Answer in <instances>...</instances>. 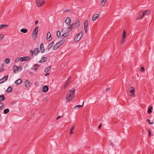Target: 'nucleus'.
Returning <instances> with one entry per match:
<instances>
[{
    "instance_id": "25",
    "label": "nucleus",
    "mask_w": 154,
    "mask_h": 154,
    "mask_svg": "<svg viewBox=\"0 0 154 154\" xmlns=\"http://www.w3.org/2000/svg\"><path fill=\"white\" fill-rule=\"evenodd\" d=\"M20 31L23 33H26L27 32L28 30L26 29H20Z\"/></svg>"
},
{
    "instance_id": "55",
    "label": "nucleus",
    "mask_w": 154,
    "mask_h": 154,
    "mask_svg": "<svg viewBox=\"0 0 154 154\" xmlns=\"http://www.w3.org/2000/svg\"><path fill=\"white\" fill-rule=\"evenodd\" d=\"M73 133V132L72 131V130L70 129V131L69 134H72Z\"/></svg>"
},
{
    "instance_id": "62",
    "label": "nucleus",
    "mask_w": 154,
    "mask_h": 154,
    "mask_svg": "<svg viewBox=\"0 0 154 154\" xmlns=\"http://www.w3.org/2000/svg\"><path fill=\"white\" fill-rule=\"evenodd\" d=\"M111 145L112 146V145H113V143H111Z\"/></svg>"
},
{
    "instance_id": "22",
    "label": "nucleus",
    "mask_w": 154,
    "mask_h": 154,
    "mask_svg": "<svg viewBox=\"0 0 154 154\" xmlns=\"http://www.w3.org/2000/svg\"><path fill=\"white\" fill-rule=\"evenodd\" d=\"M22 82V81L21 79H18L15 82V83L17 84H19L21 83Z\"/></svg>"
},
{
    "instance_id": "5",
    "label": "nucleus",
    "mask_w": 154,
    "mask_h": 154,
    "mask_svg": "<svg viewBox=\"0 0 154 154\" xmlns=\"http://www.w3.org/2000/svg\"><path fill=\"white\" fill-rule=\"evenodd\" d=\"M38 26H36L33 30L32 32V38H35L38 31Z\"/></svg>"
},
{
    "instance_id": "39",
    "label": "nucleus",
    "mask_w": 154,
    "mask_h": 154,
    "mask_svg": "<svg viewBox=\"0 0 154 154\" xmlns=\"http://www.w3.org/2000/svg\"><path fill=\"white\" fill-rule=\"evenodd\" d=\"M57 37H59L60 35V32L59 31H57Z\"/></svg>"
},
{
    "instance_id": "47",
    "label": "nucleus",
    "mask_w": 154,
    "mask_h": 154,
    "mask_svg": "<svg viewBox=\"0 0 154 154\" xmlns=\"http://www.w3.org/2000/svg\"><path fill=\"white\" fill-rule=\"evenodd\" d=\"M30 52L32 54V56L34 54V52L33 51H32V50H30Z\"/></svg>"
},
{
    "instance_id": "16",
    "label": "nucleus",
    "mask_w": 154,
    "mask_h": 154,
    "mask_svg": "<svg viewBox=\"0 0 154 154\" xmlns=\"http://www.w3.org/2000/svg\"><path fill=\"white\" fill-rule=\"evenodd\" d=\"M48 87L47 86L45 85L43 87L42 91L44 92H46L48 91Z\"/></svg>"
},
{
    "instance_id": "18",
    "label": "nucleus",
    "mask_w": 154,
    "mask_h": 154,
    "mask_svg": "<svg viewBox=\"0 0 154 154\" xmlns=\"http://www.w3.org/2000/svg\"><path fill=\"white\" fill-rule=\"evenodd\" d=\"M60 45L59 44H58V43H57L55 45L53 49L54 50H55L58 48L60 47Z\"/></svg>"
},
{
    "instance_id": "9",
    "label": "nucleus",
    "mask_w": 154,
    "mask_h": 154,
    "mask_svg": "<svg viewBox=\"0 0 154 154\" xmlns=\"http://www.w3.org/2000/svg\"><path fill=\"white\" fill-rule=\"evenodd\" d=\"M88 20H85L84 22V28L85 32L86 33L87 31L88 26Z\"/></svg>"
},
{
    "instance_id": "8",
    "label": "nucleus",
    "mask_w": 154,
    "mask_h": 154,
    "mask_svg": "<svg viewBox=\"0 0 154 154\" xmlns=\"http://www.w3.org/2000/svg\"><path fill=\"white\" fill-rule=\"evenodd\" d=\"M126 32L125 30H123V33L122 37V39L121 41V44H122L124 43L126 38Z\"/></svg>"
},
{
    "instance_id": "31",
    "label": "nucleus",
    "mask_w": 154,
    "mask_h": 154,
    "mask_svg": "<svg viewBox=\"0 0 154 154\" xmlns=\"http://www.w3.org/2000/svg\"><path fill=\"white\" fill-rule=\"evenodd\" d=\"M51 67H48L46 68L45 69V71L46 72H48L51 69Z\"/></svg>"
},
{
    "instance_id": "14",
    "label": "nucleus",
    "mask_w": 154,
    "mask_h": 154,
    "mask_svg": "<svg viewBox=\"0 0 154 154\" xmlns=\"http://www.w3.org/2000/svg\"><path fill=\"white\" fill-rule=\"evenodd\" d=\"M71 21L70 18L68 17L66 20L65 22L68 25H69L71 23Z\"/></svg>"
},
{
    "instance_id": "52",
    "label": "nucleus",
    "mask_w": 154,
    "mask_h": 154,
    "mask_svg": "<svg viewBox=\"0 0 154 154\" xmlns=\"http://www.w3.org/2000/svg\"><path fill=\"white\" fill-rule=\"evenodd\" d=\"M38 20H36L35 21V23L36 25H37L38 24Z\"/></svg>"
},
{
    "instance_id": "59",
    "label": "nucleus",
    "mask_w": 154,
    "mask_h": 154,
    "mask_svg": "<svg viewBox=\"0 0 154 154\" xmlns=\"http://www.w3.org/2000/svg\"><path fill=\"white\" fill-rule=\"evenodd\" d=\"M4 66V65L3 63L1 65V67L2 68H3Z\"/></svg>"
},
{
    "instance_id": "57",
    "label": "nucleus",
    "mask_w": 154,
    "mask_h": 154,
    "mask_svg": "<svg viewBox=\"0 0 154 154\" xmlns=\"http://www.w3.org/2000/svg\"><path fill=\"white\" fill-rule=\"evenodd\" d=\"M43 62H44L42 60V59L39 61V62L40 63H42Z\"/></svg>"
},
{
    "instance_id": "43",
    "label": "nucleus",
    "mask_w": 154,
    "mask_h": 154,
    "mask_svg": "<svg viewBox=\"0 0 154 154\" xmlns=\"http://www.w3.org/2000/svg\"><path fill=\"white\" fill-rule=\"evenodd\" d=\"M71 12V10L70 9L65 10L63 11V12Z\"/></svg>"
},
{
    "instance_id": "53",
    "label": "nucleus",
    "mask_w": 154,
    "mask_h": 154,
    "mask_svg": "<svg viewBox=\"0 0 154 154\" xmlns=\"http://www.w3.org/2000/svg\"><path fill=\"white\" fill-rule=\"evenodd\" d=\"M101 126H102V124H100V125H99V126H98V129H100V128H101Z\"/></svg>"
},
{
    "instance_id": "17",
    "label": "nucleus",
    "mask_w": 154,
    "mask_h": 154,
    "mask_svg": "<svg viewBox=\"0 0 154 154\" xmlns=\"http://www.w3.org/2000/svg\"><path fill=\"white\" fill-rule=\"evenodd\" d=\"M54 42H52L48 46V50H50L54 45Z\"/></svg>"
},
{
    "instance_id": "44",
    "label": "nucleus",
    "mask_w": 154,
    "mask_h": 154,
    "mask_svg": "<svg viewBox=\"0 0 154 154\" xmlns=\"http://www.w3.org/2000/svg\"><path fill=\"white\" fill-rule=\"evenodd\" d=\"M20 59L19 58H17L16 59H15V62H17Z\"/></svg>"
},
{
    "instance_id": "24",
    "label": "nucleus",
    "mask_w": 154,
    "mask_h": 154,
    "mask_svg": "<svg viewBox=\"0 0 154 154\" xmlns=\"http://www.w3.org/2000/svg\"><path fill=\"white\" fill-rule=\"evenodd\" d=\"M12 88L11 87H9L7 89L6 91L8 93H10L12 91Z\"/></svg>"
},
{
    "instance_id": "3",
    "label": "nucleus",
    "mask_w": 154,
    "mask_h": 154,
    "mask_svg": "<svg viewBox=\"0 0 154 154\" xmlns=\"http://www.w3.org/2000/svg\"><path fill=\"white\" fill-rule=\"evenodd\" d=\"M80 21L79 19L78 18L76 19V22L72 24V28H78L79 26Z\"/></svg>"
},
{
    "instance_id": "63",
    "label": "nucleus",
    "mask_w": 154,
    "mask_h": 154,
    "mask_svg": "<svg viewBox=\"0 0 154 154\" xmlns=\"http://www.w3.org/2000/svg\"><path fill=\"white\" fill-rule=\"evenodd\" d=\"M142 17V16H140L139 17Z\"/></svg>"
},
{
    "instance_id": "41",
    "label": "nucleus",
    "mask_w": 154,
    "mask_h": 154,
    "mask_svg": "<svg viewBox=\"0 0 154 154\" xmlns=\"http://www.w3.org/2000/svg\"><path fill=\"white\" fill-rule=\"evenodd\" d=\"M147 121L149 124H152L153 123V122H152L151 123L150 120L148 119H147Z\"/></svg>"
},
{
    "instance_id": "20",
    "label": "nucleus",
    "mask_w": 154,
    "mask_h": 154,
    "mask_svg": "<svg viewBox=\"0 0 154 154\" xmlns=\"http://www.w3.org/2000/svg\"><path fill=\"white\" fill-rule=\"evenodd\" d=\"M30 83L26 80L25 82V87L26 88L29 87L30 86Z\"/></svg>"
},
{
    "instance_id": "60",
    "label": "nucleus",
    "mask_w": 154,
    "mask_h": 154,
    "mask_svg": "<svg viewBox=\"0 0 154 154\" xmlns=\"http://www.w3.org/2000/svg\"><path fill=\"white\" fill-rule=\"evenodd\" d=\"M74 126H72V127L71 128V130H73V129H74Z\"/></svg>"
},
{
    "instance_id": "23",
    "label": "nucleus",
    "mask_w": 154,
    "mask_h": 154,
    "mask_svg": "<svg viewBox=\"0 0 154 154\" xmlns=\"http://www.w3.org/2000/svg\"><path fill=\"white\" fill-rule=\"evenodd\" d=\"M8 26V25L1 24L0 25V29H2V28H6Z\"/></svg>"
},
{
    "instance_id": "46",
    "label": "nucleus",
    "mask_w": 154,
    "mask_h": 154,
    "mask_svg": "<svg viewBox=\"0 0 154 154\" xmlns=\"http://www.w3.org/2000/svg\"><path fill=\"white\" fill-rule=\"evenodd\" d=\"M21 61H24L23 57H21L19 59Z\"/></svg>"
},
{
    "instance_id": "40",
    "label": "nucleus",
    "mask_w": 154,
    "mask_h": 154,
    "mask_svg": "<svg viewBox=\"0 0 154 154\" xmlns=\"http://www.w3.org/2000/svg\"><path fill=\"white\" fill-rule=\"evenodd\" d=\"M4 35L3 34L0 35V41L1 40L4 38Z\"/></svg>"
},
{
    "instance_id": "13",
    "label": "nucleus",
    "mask_w": 154,
    "mask_h": 154,
    "mask_svg": "<svg viewBox=\"0 0 154 154\" xmlns=\"http://www.w3.org/2000/svg\"><path fill=\"white\" fill-rule=\"evenodd\" d=\"M51 33L50 32H48L47 36V39H48V40L50 41L51 40H52V38L51 37Z\"/></svg>"
},
{
    "instance_id": "38",
    "label": "nucleus",
    "mask_w": 154,
    "mask_h": 154,
    "mask_svg": "<svg viewBox=\"0 0 154 154\" xmlns=\"http://www.w3.org/2000/svg\"><path fill=\"white\" fill-rule=\"evenodd\" d=\"M10 60L8 58H6L5 60V62L6 63H8L10 62Z\"/></svg>"
},
{
    "instance_id": "11",
    "label": "nucleus",
    "mask_w": 154,
    "mask_h": 154,
    "mask_svg": "<svg viewBox=\"0 0 154 154\" xmlns=\"http://www.w3.org/2000/svg\"><path fill=\"white\" fill-rule=\"evenodd\" d=\"M40 50L42 53H43L45 51V49L44 48V44L43 43H41L40 45Z\"/></svg>"
},
{
    "instance_id": "30",
    "label": "nucleus",
    "mask_w": 154,
    "mask_h": 154,
    "mask_svg": "<svg viewBox=\"0 0 154 154\" xmlns=\"http://www.w3.org/2000/svg\"><path fill=\"white\" fill-rule=\"evenodd\" d=\"M131 90H130V92L131 93H132L135 90L134 88L133 87H131Z\"/></svg>"
},
{
    "instance_id": "56",
    "label": "nucleus",
    "mask_w": 154,
    "mask_h": 154,
    "mask_svg": "<svg viewBox=\"0 0 154 154\" xmlns=\"http://www.w3.org/2000/svg\"><path fill=\"white\" fill-rule=\"evenodd\" d=\"M49 73H46V74H45V76H46L47 75H49Z\"/></svg>"
},
{
    "instance_id": "37",
    "label": "nucleus",
    "mask_w": 154,
    "mask_h": 154,
    "mask_svg": "<svg viewBox=\"0 0 154 154\" xmlns=\"http://www.w3.org/2000/svg\"><path fill=\"white\" fill-rule=\"evenodd\" d=\"M64 42V41L63 40H62L61 41H60L59 42H58V43L60 45V46L61 45L63 44Z\"/></svg>"
},
{
    "instance_id": "58",
    "label": "nucleus",
    "mask_w": 154,
    "mask_h": 154,
    "mask_svg": "<svg viewBox=\"0 0 154 154\" xmlns=\"http://www.w3.org/2000/svg\"><path fill=\"white\" fill-rule=\"evenodd\" d=\"M38 69V67H35V68L34 69L35 70V71H36L37 69Z\"/></svg>"
},
{
    "instance_id": "21",
    "label": "nucleus",
    "mask_w": 154,
    "mask_h": 154,
    "mask_svg": "<svg viewBox=\"0 0 154 154\" xmlns=\"http://www.w3.org/2000/svg\"><path fill=\"white\" fill-rule=\"evenodd\" d=\"M152 106H149L148 108V113L149 114H151L152 112Z\"/></svg>"
},
{
    "instance_id": "45",
    "label": "nucleus",
    "mask_w": 154,
    "mask_h": 154,
    "mask_svg": "<svg viewBox=\"0 0 154 154\" xmlns=\"http://www.w3.org/2000/svg\"><path fill=\"white\" fill-rule=\"evenodd\" d=\"M148 133H149V137H150L151 136V132L150 130H148Z\"/></svg>"
},
{
    "instance_id": "12",
    "label": "nucleus",
    "mask_w": 154,
    "mask_h": 154,
    "mask_svg": "<svg viewBox=\"0 0 154 154\" xmlns=\"http://www.w3.org/2000/svg\"><path fill=\"white\" fill-rule=\"evenodd\" d=\"M99 16V14H94L92 17V21H95Z\"/></svg>"
},
{
    "instance_id": "28",
    "label": "nucleus",
    "mask_w": 154,
    "mask_h": 154,
    "mask_svg": "<svg viewBox=\"0 0 154 154\" xmlns=\"http://www.w3.org/2000/svg\"><path fill=\"white\" fill-rule=\"evenodd\" d=\"M24 61H27L30 60L31 58V57L29 56H27L23 57Z\"/></svg>"
},
{
    "instance_id": "42",
    "label": "nucleus",
    "mask_w": 154,
    "mask_h": 154,
    "mask_svg": "<svg viewBox=\"0 0 154 154\" xmlns=\"http://www.w3.org/2000/svg\"><path fill=\"white\" fill-rule=\"evenodd\" d=\"M140 71L142 72H144L145 71V69L143 67H141Z\"/></svg>"
},
{
    "instance_id": "32",
    "label": "nucleus",
    "mask_w": 154,
    "mask_h": 154,
    "mask_svg": "<svg viewBox=\"0 0 154 154\" xmlns=\"http://www.w3.org/2000/svg\"><path fill=\"white\" fill-rule=\"evenodd\" d=\"M84 103V102H83L82 104V105H77V106H75L74 107V108H81V107H82L83 106V105Z\"/></svg>"
},
{
    "instance_id": "4",
    "label": "nucleus",
    "mask_w": 154,
    "mask_h": 154,
    "mask_svg": "<svg viewBox=\"0 0 154 154\" xmlns=\"http://www.w3.org/2000/svg\"><path fill=\"white\" fill-rule=\"evenodd\" d=\"M140 14H141L142 13V17H138V18H137L136 19V20H141L142 19L145 15H146V14H147V15H149V14L150 12L148 11H145L141 13V12H140Z\"/></svg>"
},
{
    "instance_id": "19",
    "label": "nucleus",
    "mask_w": 154,
    "mask_h": 154,
    "mask_svg": "<svg viewBox=\"0 0 154 154\" xmlns=\"http://www.w3.org/2000/svg\"><path fill=\"white\" fill-rule=\"evenodd\" d=\"M69 25V26L67 28V30L68 32H70L73 28H72V24H70Z\"/></svg>"
},
{
    "instance_id": "54",
    "label": "nucleus",
    "mask_w": 154,
    "mask_h": 154,
    "mask_svg": "<svg viewBox=\"0 0 154 154\" xmlns=\"http://www.w3.org/2000/svg\"><path fill=\"white\" fill-rule=\"evenodd\" d=\"M110 88H107L106 89V91H108L109 90Z\"/></svg>"
},
{
    "instance_id": "7",
    "label": "nucleus",
    "mask_w": 154,
    "mask_h": 154,
    "mask_svg": "<svg viewBox=\"0 0 154 154\" xmlns=\"http://www.w3.org/2000/svg\"><path fill=\"white\" fill-rule=\"evenodd\" d=\"M22 67L20 66L19 67L16 65H14V72L15 73L16 72L20 71L22 70Z\"/></svg>"
},
{
    "instance_id": "34",
    "label": "nucleus",
    "mask_w": 154,
    "mask_h": 154,
    "mask_svg": "<svg viewBox=\"0 0 154 154\" xmlns=\"http://www.w3.org/2000/svg\"><path fill=\"white\" fill-rule=\"evenodd\" d=\"M69 81L67 82L65 84L64 86V88L68 87L69 85Z\"/></svg>"
},
{
    "instance_id": "15",
    "label": "nucleus",
    "mask_w": 154,
    "mask_h": 154,
    "mask_svg": "<svg viewBox=\"0 0 154 154\" xmlns=\"http://www.w3.org/2000/svg\"><path fill=\"white\" fill-rule=\"evenodd\" d=\"M40 52L38 48H35L34 49V54L36 56Z\"/></svg>"
},
{
    "instance_id": "48",
    "label": "nucleus",
    "mask_w": 154,
    "mask_h": 154,
    "mask_svg": "<svg viewBox=\"0 0 154 154\" xmlns=\"http://www.w3.org/2000/svg\"><path fill=\"white\" fill-rule=\"evenodd\" d=\"M5 70V69H3V68H2L1 69H0V72H3Z\"/></svg>"
},
{
    "instance_id": "36",
    "label": "nucleus",
    "mask_w": 154,
    "mask_h": 154,
    "mask_svg": "<svg viewBox=\"0 0 154 154\" xmlns=\"http://www.w3.org/2000/svg\"><path fill=\"white\" fill-rule=\"evenodd\" d=\"M104 0H101V3L102 6L103 7L105 5Z\"/></svg>"
},
{
    "instance_id": "10",
    "label": "nucleus",
    "mask_w": 154,
    "mask_h": 154,
    "mask_svg": "<svg viewBox=\"0 0 154 154\" xmlns=\"http://www.w3.org/2000/svg\"><path fill=\"white\" fill-rule=\"evenodd\" d=\"M8 78V75H7L6 76H5V77H4L2 79H0V84H1L2 83H3L5 81H6Z\"/></svg>"
},
{
    "instance_id": "33",
    "label": "nucleus",
    "mask_w": 154,
    "mask_h": 154,
    "mask_svg": "<svg viewBox=\"0 0 154 154\" xmlns=\"http://www.w3.org/2000/svg\"><path fill=\"white\" fill-rule=\"evenodd\" d=\"M41 59L42 60V61H43L44 62L47 61V58L45 57H42L41 58Z\"/></svg>"
},
{
    "instance_id": "6",
    "label": "nucleus",
    "mask_w": 154,
    "mask_h": 154,
    "mask_svg": "<svg viewBox=\"0 0 154 154\" xmlns=\"http://www.w3.org/2000/svg\"><path fill=\"white\" fill-rule=\"evenodd\" d=\"M36 2L38 7H40L45 3V1L44 0H36Z\"/></svg>"
},
{
    "instance_id": "61",
    "label": "nucleus",
    "mask_w": 154,
    "mask_h": 154,
    "mask_svg": "<svg viewBox=\"0 0 154 154\" xmlns=\"http://www.w3.org/2000/svg\"><path fill=\"white\" fill-rule=\"evenodd\" d=\"M106 1H107V0H104L105 4V3H106Z\"/></svg>"
},
{
    "instance_id": "1",
    "label": "nucleus",
    "mask_w": 154,
    "mask_h": 154,
    "mask_svg": "<svg viewBox=\"0 0 154 154\" xmlns=\"http://www.w3.org/2000/svg\"><path fill=\"white\" fill-rule=\"evenodd\" d=\"M75 89L73 88L72 90H69L68 91L69 94L66 95V101L68 102L72 100H73L74 97Z\"/></svg>"
},
{
    "instance_id": "50",
    "label": "nucleus",
    "mask_w": 154,
    "mask_h": 154,
    "mask_svg": "<svg viewBox=\"0 0 154 154\" xmlns=\"http://www.w3.org/2000/svg\"><path fill=\"white\" fill-rule=\"evenodd\" d=\"M34 67L36 66H37L38 67L39 66V65L38 64H35L34 65Z\"/></svg>"
},
{
    "instance_id": "29",
    "label": "nucleus",
    "mask_w": 154,
    "mask_h": 154,
    "mask_svg": "<svg viewBox=\"0 0 154 154\" xmlns=\"http://www.w3.org/2000/svg\"><path fill=\"white\" fill-rule=\"evenodd\" d=\"M9 112V109L7 108L5 109L4 111V114H6Z\"/></svg>"
},
{
    "instance_id": "26",
    "label": "nucleus",
    "mask_w": 154,
    "mask_h": 154,
    "mask_svg": "<svg viewBox=\"0 0 154 154\" xmlns=\"http://www.w3.org/2000/svg\"><path fill=\"white\" fill-rule=\"evenodd\" d=\"M5 100V97L4 95L2 94L0 95V101L4 100Z\"/></svg>"
},
{
    "instance_id": "27",
    "label": "nucleus",
    "mask_w": 154,
    "mask_h": 154,
    "mask_svg": "<svg viewBox=\"0 0 154 154\" xmlns=\"http://www.w3.org/2000/svg\"><path fill=\"white\" fill-rule=\"evenodd\" d=\"M69 35V33H65L63 34L61 36L62 37V38H64L65 37L68 36Z\"/></svg>"
},
{
    "instance_id": "51",
    "label": "nucleus",
    "mask_w": 154,
    "mask_h": 154,
    "mask_svg": "<svg viewBox=\"0 0 154 154\" xmlns=\"http://www.w3.org/2000/svg\"><path fill=\"white\" fill-rule=\"evenodd\" d=\"M62 116H58V117H57V118H56V119L57 120H58L60 118V117H61Z\"/></svg>"
},
{
    "instance_id": "49",
    "label": "nucleus",
    "mask_w": 154,
    "mask_h": 154,
    "mask_svg": "<svg viewBox=\"0 0 154 154\" xmlns=\"http://www.w3.org/2000/svg\"><path fill=\"white\" fill-rule=\"evenodd\" d=\"M131 95H132L134 97H136V95L135 94H134V92L132 93H131Z\"/></svg>"
},
{
    "instance_id": "2",
    "label": "nucleus",
    "mask_w": 154,
    "mask_h": 154,
    "mask_svg": "<svg viewBox=\"0 0 154 154\" xmlns=\"http://www.w3.org/2000/svg\"><path fill=\"white\" fill-rule=\"evenodd\" d=\"M82 35L83 33L82 31H81L76 35L74 38V41L75 42H77L79 41L82 38Z\"/></svg>"
},
{
    "instance_id": "35",
    "label": "nucleus",
    "mask_w": 154,
    "mask_h": 154,
    "mask_svg": "<svg viewBox=\"0 0 154 154\" xmlns=\"http://www.w3.org/2000/svg\"><path fill=\"white\" fill-rule=\"evenodd\" d=\"M4 106V103L2 102H0V109L1 110L2 109H2L3 108V107Z\"/></svg>"
}]
</instances>
